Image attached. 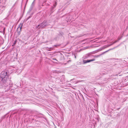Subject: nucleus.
<instances>
[{"mask_svg":"<svg viewBox=\"0 0 128 128\" xmlns=\"http://www.w3.org/2000/svg\"><path fill=\"white\" fill-rule=\"evenodd\" d=\"M101 55V54H100L99 55L95 56L94 57H95L98 58V57H99V56H100Z\"/></svg>","mask_w":128,"mask_h":128,"instance_id":"9","label":"nucleus"},{"mask_svg":"<svg viewBox=\"0 0 128 128\" xmlns=\"http://www.w3.org/2000/svg\"><path fill=\"white\" fill-rule=\"evenodd\" d=\"M72 80H71L70 81Z\"/></svg>","mask_w":128,"mask_h":128,"instance_id":"17","label":"nucleus"},{"mask_svg":"<svg viewBox=\"0 0 128 128\" xmlns=\"http://www.w3.org/2000/svg\"><path fill=\"white\" fill-rule=\"evenodd\" d=\"M88 56H87L85 57V58H84V57H83V59H86V58H88Z\"/></svg>","mask_w":128,"mask_h":128,"instance_id":"10","label":"nucleus"},{"mask_svg":"<svg viewBox=\"0 0 128 128\" xmlns=\"http://www.w3.org/2000/svg\"><path fill=\"white\" fill-rule=\"evenodd\" d=\"M2 28H3V30H2L3 31H4V29H5V28H4V27H2Z\"/></svg>","mask_w":128,"mask_h":128,"instance_id":"11","label":"nucleus"},{"mask_svg":"<svg viewBox=\"0 0 128 128\" xmlns=\"http://www.w3.org/2000/svg\"><path fill=\"white\" fill-rule=\"evenodd\" d=\"M118 40H116L113 43V44H114V43H116V42H117L120 39V38H118Z\"/></svg>","mask_w":128,"mask_h":128,"instance_id":"8","label":"nucleus"},{"mask_svg":"<svg viewBox=\"0 0 128 128\" xmlns=\"http://www.w3.org/2000/svg\"><path fill=\"white\" fill-rule=\"evenodd\" d=\"M34 1L32 3L31 5V6L30 7V10H31L33 8V7L34 6Z\"/></svg>","mask_w":128,"mask_h":128,"instance_id":"5","label":"nucleus"},{"mask_svg":"<svg viewBox=\"0 0 128 128\" xmlns=\"http://www.w3.org/2000/svg\"><path fill=\"white\" fill-rule=\"evenodd\" d=\"M47 26L46 21H44L42 23L39 24L38 26H36V29H39L40 28H44Z\"/></svg>","mask_w":128,"mask_h":128,"instance_id":"2","label":"nucleus"},{"mask_svg":"<svg viewBox=\"0 0 128 128\" xmlns=\"http://www.w3.org/2000/svg\"><path fill=\"white\" fill-rule=\"evenodd\" d=\"M22 24H21V23L19 25V26L18 28L17 29L18 30V28H20V30L19 31V32H20L21 30V29L22 27Z\"/></svg>","mask_w":128,"mask_h":128,"instance_id":"6","label":"nucleus"},{"mask_svg":"<svg viewBox=\"0 0 128 128\" xmlns=\"http://www.w3.org/2000/svg\"><path fill=\"white\" fill-rule=\"evenodd\" d=\"M53 60H56V59H53Z\"/></svg>","mask_w":128,"mask_h":128,"instance_id":"14","label":"nucleus"},{"mask_svg":"<svg viewBox=\"0 0 128 128\" xmlns=\"http://www.w3.org/2000/svg\"><path fill=\"white\" fill-rule=\"evenodd\" d=\"M21 71H22V70H20V72H21Z\"/></svg>","mask_w":128,"mask_h":128,"instance_id":"15","label":"nucleus"},{"mask_svg":"<svg viewBox=\"0 0 128 128\" xmlns=\"http://www.w3.org/2000/svg\"><path fill=\"white\" fill-rule=\"evenodd\" d=\"M74 56L75 58H76V56L75 55H74Z\"/></svg>","mask_w":128,"mask_h":128,"instance_id":"13","label":"nucleus"},{"mask_svg":"<svg viewBox=\"0 0 128 128\" xmlns=\"http://www.w3.org/2000/svg\"><path fill=\"white\" fill-rule=\"evenodd\" d=\"M8 75L7 71L6 70L2 71L0 74V77L2 80L0 83L3 87H6V89L7 90H9L12 86L10 84V81L7 80Z\"/></svg>","mask_w":128,"mask_h":128,"instance_id":"1","label":"nucleus"},{"mask_svg":"<svg viewBox=\"0 0 128 128\" xmlns=\"http://www.w3.org/2000/svg\"><path fill=\"white\" fill-rule=\"evenodd\" d=\"M19 70V69H17V70H16V72H19V71H18Z\"/></svg>","mask_w":128,"mask_h":128,"instance_id":"12","label":"nucleus"},{"mask_svg":"<svg viewBox=\"0 0 128 128\" xmlns=\"http://www.w3.org/2000/svg\"><path fill=\"white\" fill-rule=\"evenodd\" d=\"M112 49H110V50H107L105 52H103L101 54V55H102V54H104L105 53H106L108 52L110 50H112Z\"/></svg>","mask_w":128,"mask_h":128,"instance_id":"7","label":"nucleus"},{"mask_svg":"<svg viewBox=\"0 0 128 128\" xmlns=\"http://www.w3.org/2000/svg\"><path fill=\"white\" fill-rule=\"evenodd\" d=\"M56 2H55L54 4H53V6H52L51 8V12H53L54 9V8L56 7Z\"/></svg>","mask_w":128,"mask_h":128,"instance_id":"4","label":"nucleus"},{"mask_svg":"<svg viewBox=\"0 0 128 128\" xmlns=\"http://www.w3.org/2000/svg\"><path fill=\"white\" fill-rule=\"evenodd\" d=\"M95 59L94 58L91 59V60H83V64H85L87 63L90 62L92 61H94L95 60Z\"/></svg>","mask_w":128,"mask_h":128,"instance_id":"3","label":"nucleus"},{"mask_svg":"<svg viewBox=\"0 0 128 128\" xmlns=\"http://www.w3.org/2000/svg\"><path fill=\"white\" fill-rule=\"evenodd\" d=\"M104 48H102L103 49H104Z\"/></svg>","mask_w":128,"mask_h":128,"instance_id":"16","label":"nucleus"}]
</instances>
